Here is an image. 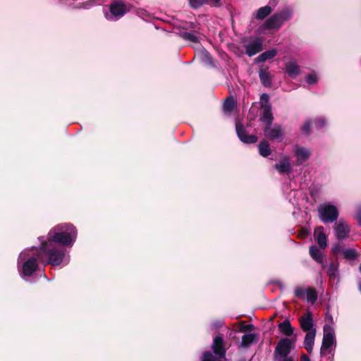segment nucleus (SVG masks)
<instances>
[{"label":"nucleus","instance_id":"1","mask_svg":"<svg viewBox=\"0 0 361 361\" xmlns=\"http://www.w3.org/2000/svg\"><path fill=\"white\" fill-rule=\"evenodd\" d=\"M41 245L22 251L18 259V269L21 278L28 281L38 267L37 260L43 264L59 265L63 259L65 246L68 245V226L58 225L48 233L47 239L39 237Z\"/></svg>","mask_w":361,"mask_h":361},{"label":"nucleus","instance_id":"2","mask_svg":"<svg viewBox=\"0 0 361 361\" xmlns=\"http://www.w3.org/2000/svg\"><path fill=\"white\" fill-rule=\"evenodd\" d=\"M109 13L105 17L111 21H116L130 11L131 6L123 0H113L109 4Z\"/></svg>","mask_w":361,"mask_h":361},{"label":"nucleus","instance_id":"3","mask_svg":"<svg viewBox=\"0 0 361 361\" xmlns=\"http://www.w3.org/2000/svg\"><path fill=\"white\" fill-rule=\"evenodd\" d=\"M323 330L324 336L320 348L321 357H324L327 353H331V347L336 341L334 330L329 324H324Z\"/></svg>","mask_w":361,"mask_h":361},{"label":"nucleus","instance_id":"4","mask_svg":"<svg viewBox=\"0 0 361 361\" xmlns=\"http://www.w3.org/2000/svg\"><path fill=\"white\" fill-rule=\"evenodd\" d=\"M320 220L324 224L333 223L338 217V210L336 206L327 204L318 208Z\"/></svg>","mask_w":361,"mask_h":361},{"label":"nucleus","instance_id":"5","mask_svg":"<svg viewBox=\"0 0 361 361\" xmlns=\"http://www.w3.org/2000/svg\"><path fill=\"white\" fill-rule=\"evenodd\" d=\"M293 341L288 338H283L277 343L274 351V360L288 357L293 348Z\"/></svg>","mask_w":361,"mask_h":361},{"label":"nucleus","instance_id":"6","mask_svg":"<svg viewBox=\"0 0 361 361\" xmlns=\"http://www.w3.org/2000/svg\"><path fill=\"white\" fill-rule=\"evenodd\" d=\"M263 132L264 136L271 141L278 140L281 142L283 140V131L281 126L278 123H275L273 127L265 126Z\"/></svg>","mask_w":361,"mask_h":361},{"label":"nucleus","instance_id":"7","mask_svg":"<svg viewBox=\"0 0 361 361\" xmlns=\"http://www.w3.org/2000/svg\"><path fill=\"white\" fill-rule=\"evenodd\" d=\"M235 130L239 140L246 144H254L258 138L255 135H248L244 125L240 122L235 123Z\"/></svg>","mask_w":361,"mask_h":361},{"label":"nucleus","instance_id":"8","mask_svg":"<svg viewBox=\"0 0 361 361\" xmlns=\"http://www.w3.org/2000/svg\"><path fill=\"white\" fill-rule=\"evenodd\" d=\"M212 349L214 354V355L219 360L225 357L226 348L224 345V336L222 334H219L214 338Z\"/></svg>","mask_w":361,"mask_h":361},{"label":"nucleus","instance_id":"9","mask_svg":"<svg viewBox=\"0 0 361 361\" xmlns=\"http://www.w3.org/2000/svg\"><path fill=\"white\" fill-rule=\"evenodd\" d=\"M336 236L338 240H341L349 237L350 227L344 222L343 219H340L334 226Z\"/></svg>","mask_w":361,"mask_h":361},{"label":"nucleus","instance_id":"10","mask_svg":"<svg viewBox=\"0 0 361 361\" xmlns=\"http://www.w3.org/2000/svg\"><path fill=\"white\" fill-rule=\"evenodd\" d=\"M263 50V40L261 37H256L250 44L245 45V54L251 57Z\"/></svg>","mask_w":361,"mask_h":361},{"label":"nucleus","instance_id":"11","mask_svg":"<svg viewBox=\"0 0 361 361\" xmlns=\"http://www.w3.org/2000/svg\"><path fill=\"white\" fill-rule=\"evenodd\" d=\"M300 325L301 329L305 332H310L311 331L316 330L313 326L312 313L307 310L306 314L300 318Z\"/></svg>","mask_w":361,"mask_h":361},{"label":"nucleus","instance_id":"12","mask_svg":"<svg viewBox=\"0 0 361 361\" xmlns=\"http://www.w3.org/2000/svg\"><path fill=\"white\" fill-rule=\"evenodd\" d=\"M262 109L260 121L265 123V126H271L274 116L271 112V106L270 104L261 105Z\"/></svg>","mask_w":361,"mask_h":361},{"label":"nucleus","instance_id":"13","mask_svg":"<svg viewBox=\"0 0 361 361\" xmlns=\"http://www.w3.org/2000/svg\"><path fill=\"white\" fill-rule=\"evenodd\" d=\"M275 169L282 174H289L293 171L288 157H284L279 163H276Z\"/></svg>","mask_w":361,"mask_h":361},{"label":"nucleus","instance_id":"14","mask_svg":"<svg viewBox=\"0 0 361 361\" xmlns=\"http://www.w3.org/2000/svg\"><path fill=\"white\" fill-rule=\"evenodd\" d=\"M283 26L275 13L268 18L264 23V27L266 30H279Z\"/></svg>","mask_w":361,"mask_h":361},{"label":"nucleus","instance_id":"15","mask_svg":"<svg viewBox=\"0 0 361 361\" xmlns=\"http://www.w3.org/2000/svg\"><path fill=\"white\" fill-rule=\"evenodd\" d=\"M297 158V164L300 165L307 161L311 155L310 152L302 147H297L294 151Z\"/></svg>","mask_w":361,"mask_h":361},{"label":"nucleus","instance_id":"16","mask_svg":"<svg viewBox=\"0 0 361 361\" xmlns=\"http://www.w3.org/2000/svg\"><path fill=\"white\" fill-rule=\"evenodd\" d=\"M275 14L282 25H283L285 22L290 20L293 18V9L291 7L286 6L282 10L276 12Z\"/></svg>","mask_w":361,"mask_h":361},{"label":"nucleus","instance_id":"17","mask_svg":"<svg viewBox=\"0 0 361 361\" xmlns=\"http://www.w3.org/2000/svg\"><path fill=\"white\" fill-rule=\"evenodd\" d=\"M315 334L316 330L311 331L310 332H306L304 339V348L308 353H312V352Z\"/></svg>","mask_w":361,"mask_h":361},{"label":"nucleus","instance_id":"18","mask_svg":"<svg viewBox=\"0 0 361 361\" xmlns=\"http://www.w3.org/2000/svg\"><path fill=\"white\" fill-rule=\"evenodd\" d=\"M309 252L310 257L317 263L323 264L324 255L323 252L316 246L312 245L310 247Z\"/></svg>","mask_w":361,"mask_h":361},{"label":"nucleus","instance_id":"19","mask_svg":"<svg viewBox=\"0 0 361 361\" xmlns=\"http://www.w3.org/2000/svg\"><path fill=\"white\" fill-rule=\"evenodd\" d=\"M278 327L279 330L286 336H290L293 334L294 328L292 326L290 322L288 319L279 324Z\"/></svg>","mask_w":361,"mask_h":361},{"label":"nucleus","instance_id":"20","mask_svg":"<svg viewBox=\"0 0 361 361\" xmlns=\"http://www.w3.org/2000/svg\"><path fill=\"white\" fill-rule=\"evenodd\" d=\"M258 341V335L256 334H246L242 336L241 345L244 348L250 347L252 343Z\"/></svg>","mask_w":361,"mask_h":361},{"label":"nucleus","instance_id":"21","mask_svg":"<svg viewBox=\"0 0 361 361\" xmlns=\"http://www.w3.org/2000/svg\"><path fill=\"white\" fill-rule=\"evenodd\" d=\"M268 68L264 69L260 68L259 71V78L262 84L265 86L270 87L272 84L271 77L270 73L267 71Z\"/></svg>","mask_w":361,"mask_h":361},{"label":"nucleus","instance_id":"22","mask_svg":"<svg viewBox=\"0 0 361 361\" xmlns=\"http://www.w3.org/2000/svg\"><path fill=\"white\" fill-rule=\"evenodd\" d=\"M277 54V50L276 49H272L270 50H267L263 53H262L260 55H259L256 59L255 61L257 63H262L266 61L269 59H272L274 58Z\"/></svg>","mask_w":361,"mask_h":361},{"label":"nucleus","instance_id":"23","mask_svg":"<svg viewBox=\"0 0 361 361\" xmlns=\"http://www.w3.org/2000/svg\"><path fill=\"white\" fill-rule=\"evenodd\" d=\"M286 71L290 77H294L300 73L299 66L295 62H286Z\"/></svg>","mask_w":361,"mask_h":361},{"label":"nucleus","instance_id":"24","mask_svg":"<svg viewBox=\"0 0 361 361\" xmlns=\"http://www.w3.org/2000/svg\"><path fill=\"white\" fill-rule=\"evenodd\" d=\"M259 154L263 157H267L271 154L270 145L267 140H262L258 145Z\"/></svg>","mask_w":361,"mask_h":361},{"label":"nucleus","instance_id":"25","mask_svg":"<svg viewBox=\"0 0 361 361\" xmlns=\"http://www.w3.org/2000/svg\"><path fill=\"white\" fill-rule=\"evenodd\" d=\"M271 12L272 9L271 6L267 5L262 6L256 11L255 18L261 20H264L265 18L269 16Z\"/></svg>","mask_w":361,"mask_h":361},{"label":"nucleus","instance_id":"26","mask_svg":"<svg viewBox=\"0 0 361 361\" xmlns=\"http://www.w3.org/2000/svg\"><path fill=\"white\" fill-rule=\"evenodd\" d=\"M307 300L312 305H314L318 298V294L316 289L313 287H308L306 289Z\"/></svg>","mask_w":361,"mask_h":361},{"label":"nucleus","instance_id":"27","mask_svg":"<svg viewBox=\"0 0 361 361\" xmlns=\"http://www.w3.org/2000/svg\"><path fill=\"white\" fill-rule=\"evenodd\" d=\"M236 106V102L232 97L225 99L223 104V109L225 113H231Z\"/></svg>","mask_w":361,"mask_h":361},{"label":"nucleus","instance_id":"28","mask_svg":"<svg viewBox=\"0 0 361 361\" xmlns=\"http://www.w3.org/2000/svg\"><path fill=\"white\" fill-rule=\"evenodd\" d=\"M343 257L347 260H355L358 255L355 249L350 248L343 251Z\"/></svg>","mask_w":361,"mask_h":361},{"label":"nucleus","instance_id":"29","mask_svg":"<svg viewBox=\"0 0 361 361\" xmlns=\"http://www.w3.org/2000/svg\"><path fill=\"white\" fill-rule=\"evenodd\" d=\"M316 240L321 249H325L328 245L326 236L324 232H320L317 235Z\"/></svg>","mask_w":361,"mask_h":361},{"label":"nucleus","instance_id":"30","mask_svg":"<svg viewBox=\"0 0 361 361\" xmlns=\"http://www.w3.org/2000/svg\"><path fill=\"white\" fill-rule=\"evenodd\" d=\"M77 238V229L73 225L69 224V247L72 246Z\"/></svg>","mask_w":361,"mask_h":361},{"label":"nucleus","instance_id":"31","mask_svg":"<svg viewBox=\"0 0 361 361\" xmlns=\"http://www.w3.org/2000/svg\"><path fill=\"white\" fill-rule=\"evenodd\" d=\"M201 361H221L219 360L214 354L210 351H204L202 353Z\"/></svg>","mask_w":361,"mask_h":361},{"label":"nucleus","instance_id":"32","mask_svg":"<svg viewBox=\"0 0 361 361\" xmlns=\"http://www.w3.org/2000/svg\"><path fill=\"white\" fill-rule=\"evenodd\" d=\"M183 37L184 39L190 41L191 42H194V43L199 42V37L197 35H195V34L191 33V32H184L183 34Z\"/></svg>","mask_w":361,"mask_h":361},{"label":"nucleus","instance_id":"33","mask_svg":"<svg viewBox=\"0 0 361 361\" xmlns=\"http://www.w3.org/2000/svg\"><path fill=\"white\" fill-rule=\"evenodd\" d=\"M208 1L207 0H189L190 6L192 8H198L201 6H202L204 4H207Z\"/></svg>","mask_w":361,"mask_h":361},{"label":"nucleus","instance_id":"34","mask_svg":"<svg viewBox=\"0 0 361 361\" xmlns=\"http://www.w3.org/2000/svg\"><path fill=\"white\" fill-rule=\"evenodd\" d=\"M301 131L306 136L310 135L311 133V122L310 120L305 121L303 125L301 126Z\"/></svg>","mask_w":361,"mask_h":361},{"label":"nucleus","instance_id":"35","mask_svg":"<svg viewBox=\"0 0 361 361\" xmlns=\"http://www.w3.org/2000/svg\"><path fill=\"white\" fill-rule=\"evenodd\" d=\"M94 4H95V0H89V1H85V2H82V3L77 4L74 6V8L87 9L90 7L92 6L93 5H94Z\"/></svg>","mask_w":361,"mask_h":361},{"label":"nucleus","instance_id":"36","mask_svg":"<svg viewBox=\"0 0 361 361\" xmlns=\"http://www.w3.org/2000/svg\"><path fill=\"white\" fill-rule=\"evenodd\" d=\"M255 329V327L252 324H245L243 322H241V324L239 328V331L247 333L254 331Z\"/></svg>","mask_w":361,"mask_h":361},{"label":"nucleus","instance_id":"37","mask_svg":"<svg viewBox=\"0 0 361 361\" xmlns=\"http://www.w3.org/2000/svg\"><path fill=\"white\" fill-rule=\"evenodd\" d=\"M338 271V266L334 263H331L328 269V275L330 278L336 277Z\"/></svg>","mask_w":361,"mask_h":361},{"label":"nucleus","instance_id":"38","mask_svg":"<svg viewBox=\"0 0 361 361\" xmlns=\"http://www.w3.org/2000/svg\"><path fill=\"white\" fill-rule=\"evenodd\" d=\"M295 296L300 299H304L305 295H306V290H304L302 288H296L294 291Z\"/></svg>","mask_w":361,"mask_h":361},{"label":"nucleus","instance_id":"39","mask_svg":"<svg viewBox=\"0 0 361 361\" xmlns=\"http://www.w3.org/2000/svg\"><path fill=\"white\" fill-rule=\"evenodd\" d=\"M343 245L341 243H337L332 246L331 253L334 255H337L342 251Z\"/></svg>","mask_w":361,"mask_h":361},{"label":"nucleus","instance_id":"40","mask_svg":"<svg viewBox=\"0 0 361 361\" xmlns=\"http://www.w3.org/2000/svg\"><path fill=\"white\" fill-rule=\"evenodd\" d=\"M326 124V121L324 118H317L314 121L315 127L317 129L324 128Z\"/></svg>","mask_w":361,"mask_h":361},{"label":"nucleus","instance_id":"41","mask_svg":"<svg viewBox=\"0 0 361 361\" xmlns=\"http://www.w3.org/2000/svg\"><path fill=\"white\" fill-rule=\"evenodd\" d=\"M306 81L310 85H313L317 82V78L314 74H308L306 78Z\"/></svg>","mask_w":361,"mask_h":361},{"label":"nucleus","instance_id":"42","mask_svg":"<svg viewBox=\"0 0 361 361\" xmlns=\"http://www.w3.org/2000/svg\"><path fill=\"white\" fill-rule=\"evenodd\" d=\"M260 102H261V105L269 104V94H267V93H263L260 96Z\"/></svg>","mask_w":361,"mask_h":361},{"label":"nucleus","instance_id":"43","mask_svg":"<svg viewBox=\"0 0 361 361\" xmlns=\"http://www.w3.org/2000/svg\"><path fill=\"white\" fill-rule=\"evenodd\" d=\"M208 3L207 4L209 5L212 7H216L219 8L221 6V0H207Z\"/></svg>","mask_w":361,"mask_h":361},{"label":"nucleus","instance_id":"44","mask_svg":"<svg viewBox=\"0 0 361 361\" xmlns=\"http://www.w3.org/2000/svg\"><path fill=\"white\" fill-rule=\"evenodd\" d=\"M279 0H269V4L267 6H271V9L273 10L274 8L278 4Z\"/></svg>","mask_w":361,"mask_h":361},{"label":"nucleus","instance_id":"45","mask_svg":"<svg viewBox=\"0 0 361 361\" xmlns=\"http://www.w3.org/2000/svg\"><path fill=\"white\" fill-rule=\"evenodd\" d=\"M274 361H294L292 357H286L284 358H278V360H274Z\"/></svg>","mask_w":361,"mask_h":361},{"label":"nucleus","instance_id":"46","mask_svg":"<svg viewBox=\"0 0 361 361\" xmlns=\"http://www.w3.org/2000/svg\"><path fill=\"white\" fill-rule=\"evenodd\" d=\"M357 220L358 221V224L361 226V209L357 212Z\"/></svg>","mask_w":361,"mask_h":361},{"label":"nucleus","instance_id":"47","mask_svg":"<svg viewBox=\"0 0 361 361\" xmlns=\"http://www.w3.org/2000/svg\"><path fill=\"white\" fill-rule=\"evenodd\" d=\"M300 360L301 361H310V359L309 358V357L307 355L302 354L300 356Z\"/></svg>","mask_w":361,"mask_h":361},{"label":"nucleus","instance_id":"48","mask_svg":"<svg viewBox=\"0 0 361 361\" xmlns=\"http://www.w3.org/2000/svg\"><path fill=\"white\" fill-rule=\"evenodd\" d=\"M237 361H246V359L244 357H242L239 358ZM249 361H250V360H249Z\"/></svg>","mask_w":361,"mask_h":361},{"label":"nucleus","instance_id":"49","mask_svg":"<svg viewBox=\"0 0 361 361\" xmlns=\"http://www.w3.org/2000/svg\"><path fill=\"white\" fill-rule=\"evenodd\" d=\"M329 319L330 322H333V317L331 315H329Z\"/></svg>","mask_w":361,"mask_h":361},{"label":"nucleus","instance_id":"50","mask_svg":"<svg viewBox=\"0 0 361 361\" xmlns=\"http://www.w3.org/2000/svg\"><path fill=\"white\" fill-rule=\"evenodd\" d=\"M359 290L361 292V283L359 285Z\"/></svg>","mask_w":361,"mask_h":361},{"label":"nucleus","instance_id":"51","mask_svg":"<svg viewBox=\"0 0 361 361\" xmlns=\"http://www.w3.org/2000/svg\"><path fill=\"white\" fill-rule=\"evenodd\" d=\"M191 25H193L194 23H191ZM191 27H194V26H192Z\"/></svg>","mask_w":361,"mask_h":361},{"label":"nucleus","instance_id":"52","mask_svg":"<svg viewBox=\"0 0 361 361\" xmlns=\"http://www.w3.org/2000/svg\"><path fill=\"white\" fill-rule=\"evenodd\" d=\"M360 272H361V263H360Z\"/></svg>","mask_w":361,"mask_h":361},{"label":"nucleus","instance_id":"53","mask_svg":"<svg viewBox=\"0 0 361 361\" xmlns=\"http://www.w3.org/2000/svg\"><path fill=\"white\" fill-rule=\"evenodd\" d=\"M330 361H333L332 360H331Z\"/></svg>","mask_w":361,"mask_h":361}]
</instances>
